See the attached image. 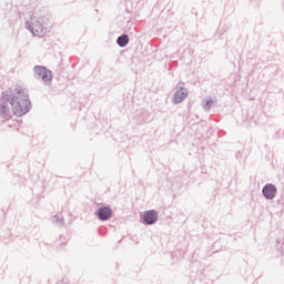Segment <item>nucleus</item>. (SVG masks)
Instances as JSON below:
<instances>
[{"instance_id":"20e7f679","label":"nucleus","mask_w":284,"mask_h":284,"mask_svg":"<svg viewBox=\"0 0 284 284\" xmlns=\"http://www.w3.org/2000/svg\"><path fill=\"white\" fill-rule=\"evenodd\" d=\"M159 219V213L156 211H146L143 213V221L146 223V225H152L156 223V220Z\"/></svg>"},{"instance_id":"423d86ee","label":"nucleus","mask_w":284,"mask_h":284,"mask_svg":"<svg viewBox=\"0 0 284 284\" xmlns=\"http://www.w3.org/2000/svg\"><path fill=\"white\" fill-rule=\"evenodd\" d=\"M187 98V91L185 89H180L175 92L173 101L174 103H182Z\"/></svg>"},{"instance_id":"39448f33","label":"nucleus","mask_w":284,"mask_h":284,"mask_svg":"<svg viewBox=\"0 0 284 284\" xmlns=\"http://www.w3.org/2000/svg\"><path fill=\"white\" fill-rule=\"evenodd\" d=\"M112 216V209L104 206L98 211V219L100 221H108Z\"/></svg>"},{"instance_id":"6e6552de","label":"nucleus","mask_w":284,"mask_h":284,"mask_svg":"<svg viewBox=\"0 0 284 284\" xmlns=\"http://www.w3.org/2000/svg\"><path fill=\"white\" fill-rule=\"evenodd\" d=\"M116 43L120 45V48H125L126 43H130V38L128 34H123L118 38Z\"/></svg>"},{"instance_id":"f03ea898","label":"nucleus","mask_w":284,"mask_h":284,"mask_svg":"<svg viewBox=\"0 0 284 284\" xmlns=\"http://www.w3.org/2000/svg\"><path fill=\"white\" fill-rule=\"evenodd\" d=\"M34 74H37V77H41L44 83H50L52 81V72L44 67H36Z\"/></svg>"},{"instance_id":"1a4fd4ad","label":"nucleus","mask_w":284,"mask_h":284,"mask_svg":"<svg viewBox=\"0 0 284 284\" xmlns=\"http://www.w3.org/2000/svg\"><path fill=\"white\" fill-rule=\"evenodd\" d=\"M0 112H1L2 114H8V108L2 105V106L0 108Z\"/></svg>"},{"instance_id":"f257e3e1","label":"nucleus","mask_w":284,"mask_h":284,"mask_svg":"<svg viewBox=\"0 0 284 284\" xmlns=\"http://www.w3.org/2000/svg\"><path fill=\"white\" fill-rule=\"evenodd\" d=\"M11 110L16 116H23L30 111V99L24 90L17 89L11 98Z\"/></svg>"},{"instance_id":"0eeeda50","label":"nucleus","mask_w":284,"mask_h":284,"mask_svg":"<svg viewBox=\"0 0 284 284\" xmlns=\"http://www.w3.org/2000/svg\"><path fill=\"white\" fill-rule=\"evenodd\" d=\"M263 194L266 199H272L276 194V187L272 184H268L263 189Z\"/></svg>"},{"instance_id":"7ed1b4c3","label":"nucleus","mask_w":284,"mask_h":284,"mask_svg":"<svg viewBox=\"0 0 284 284\" xmlns=\"http://www.w3.org/2000/svg\"><path fill=\"white\" fill-rule=\"evenodd\" d=\"M32 26H30V22H27V28L34 34L36 37H43L45 34V29H43V24L39 21L31 22Z\"/></svg>"}]
</instances>
